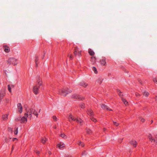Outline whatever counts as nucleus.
Instances as JSON below:
<instances>
[{
	"label": "nucleus",
	"instance_id": "53",
	"mask_svg": "<svg viewBox=\"0 0 157 157\" xmlns=\"http://www.w3.org/2000/svg\"><path fill=\"white\" fill-rule=\"evenodd\" d=\"M83 155V153H82V155Z\"/></svg>",
	"mask_w": 157,
	"mask_h": 157
},
{
	"label": "nucleus",
	"instance_id": "17",
	"mask_svg": "<svg viewBox=\"0 0 157 157\" xmlns=\"http://www.w3.org/2000/svg\"><path fill=\"white\" fill-rule=\"evenodd\" d=\"M14 87V86L13 85H8V89L10 93L12 92L11 89L13 88Z\"/></svg>",
	"mask_w": 157,
	"mask_h": 157
},
{
	"label": "nucleus",
	"instance_id": "22",
	"mask_svg": "<svg viewBox=\"0 0 157 157\" xmlns=\"http://www.w3.org/2000/svg\"><path fill=\"white\" fill-rule=\"evenodd\" d=\"M80 85L84 87H86L88 84L87 83H86V82H82L80 83Z\"/></svg>",
	"mask_w": 157,
	"mask_h": 157
},
{
	"label": "nucleus",
	"instance_id": "38",
	"mask_svg": "<svg viewBox=\"0 0 157 157\" xmlns=\"http://www.w3.org/2000/svg\"><path fill=\"white\" fill-rule=\"evenodd\" d=\"M135 95L137 97L139 98L140 96V95L138 93L136 92L135 93Z\"/></svg>",
	"mask_w": 157,
	"mask_h": 157
},
{
	"label": "nucleus",
	"instance_id": "20",
	"mask_svg": "<svg viewBox=\"0 0 157 157\" xmlns=\"http://www.w3.org/2000/svg\"><path fill=\"white\" fill-rule=\"evenodd\" d=\"M88 53L91 56H93L94 55V52L91 49H89Z\"/></svg>",
	"mask_w": 157,
	"mask_h": 157
},
{
	"label": "nucleus",
	"instance_id": "14",
	"mask_svg": "<svg viewBox=\"0 0 157 157\" xmlns=\"http://www.w3.org/2000/svg\"><path fill=\"white\" fill-rule=\"evenodd\" d=\"M106 59L105 57H102L100 60V63L101 65H105L106 63Z\"/></svg>",
	"mask_w": 157,
	"mask_h": 157
},
{
	"label": "nucleus",
	"instance_id": "1",
	"mask_svg": "<svg viewBox=\"0 0 157 157\" xmlns=\"http://www.w3.org/2000/svg\"><path fill=\"white\" fill-rule=\"evenodd\" d=\"M42 85V82L41 79L38 78L37 80L36 84L33 87V91L35 94H37L38 93L39 89Z\"/></svg>",
	"mask_w": 157,
	"mask_h": 157
},
{
	"label": "nucleus",
	"instance_id": "36",
	"mask_svg": "<svg viewBox=\"0 0 157 157\" xmlns=\"http://www.w3.org/2000/svg\"><path fill=\"white\" fill-rule=\"evenodd\" d=\"M90 119H91V120L95 122L97 121H96V120L95 118H94V117H91L90 118Z\"/></svg>",
	"mask_w": 157,
	"mask_h": 157
},
{
	"label": "nucleus",
	"instance_id": "12",
	"mask_svg": "<svg viewBox=\"0 0 157 157\" xmlns=\"http://www.w3.org/2000/svg\"><path fill=\"white\" fill-rule=\"evenodd\" d=\"M9 114V113H7L2 115V119L3 121H6L7 120Z\"/></svg>",
	"mask_w": 157,
	"mask_h": 157
},
{
	"label": "nucleus",
	"instance_id": "25",
	"mask_svg": "<svg viewBox=\"0 0 157 157\" xmlns=\"http://www.w3.org/2000/svg\"><path fill=\"white\" fill-rule=\"evenodd\" d=\"M64 144L62 143H60L58 144V146L60 149L64 147Z\"/></svg>",
	"mask_w": 157,
	"mask_h": 157
},
{
	"label": "nucleus",
	"instance_id": "45",
	"mask_svg": "<svg viewBox=\"0 0 157 157\" xmlns=\"http://www.w3.org/2000/svg\"><path fill=\"white\" fill-rule=\"evenodd\" d=\"M5 101L7 103H8L9 102V99H8V98H6L5 99Z\"/></svg>",
	"mask_w": 157,
	"mask_h": 157
},
{
	"label": "nucleus",
	"instance_id": "50",
	"mask_svg": "<svg viewBox=\"0 0 157 157\" xmlns=\"http://www.w3.org/2000/svg\"><path fill=\"white\" fill-rule=\"evenodd\" d=\"M13 146L12 147V151H13Z\"/></svg>",
	"mask_w": 157,
	"mask_h": 157
},
{
	"label": "nucleus",
	"instance_id": "51",
	"mask_svg": "<svg viewBox=\"0 0 157 157\" xmlns=\"http://www.w3.org/2000/svg\"><path fill=\"white\" fill-rule=\"evenodd\" d=\"M153 122V120H151V123L152 124Z\"/></svg>",
	"mask_w": 157,
	"mask_h": 157
},
{
	"label": "nucleus",
	"instance_id": "34",
	"mask_svg": "<svg viewBox=\"0 0 157 157\" xmlns=\"http://www.w3.org/2000/svg\"><path fill=\"white\" fill-rule=\"evenodd\" d=\"M80 107L82 108H85V104H84V103H81L80 105Z\"/></svg>",
	"mask_w": 157,
	"mask_h": 157
},
{
	"label": "nucleus",
	"instance_id": "44",
	"mask_svg": "<svg viewBox=\"0 0 157 157\" xmlns=\"http://www.w3.org/2000/svg\"><path fill=\"white\" fill-rule=\"evenodd\" d=\"M35 152L36 153V154L37 155H38L40 153V152H39V151H37V150L35 151Z\"/></svg>",
	"mask_w": 157,
	"mask_h": 157
},
{
	"label": "nucleus",
	"instance_id": "41",
	"mask_svg": "<svg viewBox=\"0 0 157 157\" xmlns=\"http://www.w3.org/2000/svg\"><path fill=\"white\" fill-rule=\"evenodd\" d=\"M18 128H17L16 129V130L14 131V134L15 135L17 134L18 133Z\"/></svg>",
	"mask_w": 157,
	"mask_h": 157
},
{
	"label": "nucleus",
	"instance_id": "42",
	"mask_svg": "<svg viewBox=\"0 0 157 157\" xmlns=\"http://www.w3.org/2000/svg\"><path fill=\"white\" fill-rule=\"evenodd\" d=\"M140 120L142 122H144L145 121V120L144 118H142V117H140Z\"/></svg>",
	"mask_w": 157,
	"mask_h": 157
},
{
	"label": "nucleus",
	"instance_id": "2",
	"mask_svg": "<svg viewBox=\"0 0 157 157\" xmlns=\"http://www.w3.org/2000/svg\"><path fill=\"white\" fill-rule=\"evenodd\" d=\"M71 90L68 88L60 89L59 90V93L61 95L66 96L67 94L71 92Z\"/></svg>",
	"mask_w": 157,
	"mask_h": 157
},
{
	"label": "nucleus",
	"instance_id": "18",
	"mask_svg": "<svg viewBox=\"0 0 157 157\" xmlns=\"http://www.w3.org/2000/svg\"><path fill=\"white\" fill-rule=\"evenodd\" d=\"M87 114L90 116H93L94 115L93 111L91 109H90L87 111Z\"/></svg>",
	"mask_w": 157,
	"mask_h": 157
},
{
	"label": "nucleus",
	"instance_id": "8",
	"mask_svg": "<svg viewBox=\"0 0 157 157\" xmlns=\"http://www.w3.org/2000/svg\"><path fill=\"white\" fill-rule=\"evenodd\" d=\"M33 110H34V109L32 108L30 109L28 111H27V113H26L27 114V115L29 117V118L30 120L31 119L32 117V115L33 114V112L31 111Z\"/></svg>",
	"mask_w": 157,
	"mask_h": 157
},
{
	"label": "nucleus",
	"instance_id": "28",
	"mask_svg": "<svg viewBox=\"0 0 157 157\" xmlns=\"http://www.w3.org/2000/svg\"><path fill=\"white\" fill-rule=\"evenodd\" d=\"M143 94L145 96L147 97L149 95V93L148 92H147L145 91V92H144V93H143Z\"/></svg>",
	"mask_w": 157,
	"mask_h": 157
},
{
	"label": "nucleus",
	"instance_id": "26",
	"mask_svg": "<svg viewBox=\"0 0 157 157\" xmlns=\"http://www.w3.org/2000/svg\"><path fill=\"white\" fill-rule=\"evenodd\" d=\"M102 81L103 79L102 78H99L97 80V81L98 83H99V84H101L102 82Z\"/></svg>",
	"mask_w": 157,
	"mask_h": 157
},
{
	"label": "nucleus",
	"instance_id": "10",
	"mask_svg": "<svg viewBox=\"0 0 157 157\" xmlns=\"http://www.w3.org/2000/svg\"><path fill=\"white\" fill-rule=\"evenodd\" d=\"M2 49L4 51L7 53H9L10 51V48L7 45H3L2 47Z\"/></svg>",
	"mask_w": 157,
	"mask_h": 157
},
{
	"label": "nucleus",
	"instance_id": "3",
	"mask_svg": "<svg viewBox=\"0 0 157 157\" xmlns=\"http://www.w3.org/2000/svg\"><path fill=\"white\" fill-rule=\"evenodd\" d=\"M7 64L16 66L18 64V59L14 57H10L7 60Z\"/></svg>",
	"mask_w": 157,
	"mask_h": 157
},
{
	"label": "nucleus",
	"instance_id": "33",
	"mask_svg": "<svg viewBox=\"0 0 157 157\" xmlns=\"http://www.w3.org/2000/svg\"><path fill=\"white\" fill-rule=\"evenodd\" d=\"M46 141V138H44L41 140V142L44 144Z\"/></svg>",
	"mask_w": 157,
	"mask_h": 157
},
{
	"label": "nucleus",
	"instance_id": "52",
	"mask_svg": "<svg viewBox=\"0 0 157 157\" xmlns=\"http://www.w3.org/2000/svg\"><path fill=\"white\" fill-rule=\"evenodd\" d=\"M67 157H70L69 156H67Z\"/></svg>",
	"mask_w": 157,
	"mask_h": 157
},
{
	"label": "nucleus",
	"instance_id": "39",
	"mask_svg": "<svg viewBox=\"0 0 157 157\" xmlns=\"http://www.w3.org/2000/svg\"><path fill=\"white\" fill-rule=\"evenodd\" d=\"M8 130L9 132H10L11 133H12L13 132V129L12 128L9 127L8 128Z\"/></svg>",
	"mask_w": 157,
	"mask_h": 157
},
{
	"label": "nucleus",
	"instance_id": "49",
	"mask_svg": "<svg viewBox=\"0 0 157 157\" xmlns=\"http://www.w3.org/2000/svg\"><path fill=\"white\" fill-rule=\"evenodd\" d=\"M36 67H37L38 66V63H36Z\"/></svg>",
	"mask_w": 157,
	"mask_h": 157
},
{
	"label": "nucleus",
	"instance_id": "13",
	"mask_svg": "<svg viewBox=\"0 0 157 157\" xmlns=\"http://www.w3.org/2000/svg\"><path fill=\"white\" fill-rule=\"evenodd\" d=\"M68 119L70 122H71L72 121H75L76 120V118L74 117L71 114H70L68 117Z\"/></svg>",
	"mask_w": 157,
	"mask_h": 157
},
{
	"label": "nucleus",
	"instance_id": "11",
	"mask_svg": "<svg viewBox=\"0 0 157 157\" xmlns=\"http://www.w3.org/2000/svg\"><path fill=\"white\" fill-rule=\"evenodd\" d=\"M17 107L19 112L21 113L22 112L23 107L21 103H18L17 104Z\"/></svg>",
	"mask_w": 157,
	"mask_h": 157
},
{
	"label": "nucleus",
	"instance_id": "7",
	"mask_svg": "<svg viewBox=\"0 0 157 157\" xmlns=\"http://www.w3.org/2000/svg\"><path fill=\"white\" fill-rule=\"evenodd\" d=\"M6 94V89L5 87H3L0 90V101H1L5 96Z\"/></svg>",
	"mask_w": 157,
	"mask_h": 157
},
{
	"label": "nucleus",
	"instance_id": "31",
	"mask_svg": "<svg viewBox=\"0 0 157 157\" xmlns=\"http://www.w3.org/2000/svg\"><path fill=\"white\" fill-rule=\"evenodd\" d=\"M91 59L92 62H94L95 61L96 58L95 57L92 56L91 57Z\"/></svg>",
	"mask_w": 157,
	"mask_h": 157
},
{
	"label": "nucleus",
	"instance_id": "9",
	"mask_svg": "<svg viewBox=\"0 0 157 157\" xmlns=\"http://www.w3.org/2000/svg\"><path fill=\"white\" fill-rule=\"evenodd\" d=\"M71 98H73L78 99L79 100H83L84 99V98L82 97L81 96L77 94H74L72 96Z\"/></svg>",
	"mask_w": 157,
	"mask_h": 157
},
{
	"label": "nucleus",
	"instance_id": "19",
	"mask_svg": "<svg viewBox=\"0 0 157 157\" xmlns=\"http://www.w3.org/2000/svg\"><path fill=\"white\" fill-rule=\"evenodd\" d=\"M101 107L104 109H106L110 111H112L111 109H109L106 105L102 104L101 105Z\"/></svg>",
	"mask_w": 157,
	"mask_h": 157
},
{
	"label": "nucleus",
	"instance_id": "21",
	"mask_svg": "<svg viewBox=\"0 0 157 157\" xmlns=\"http://www.w3.org/2000/svg\"><path fill=\"white\" fill-rule=\"evenodd\" d=\"M31 111L33 112V114L36 116V117H38V113L34 109V110H33Z\"/></svg>",
	"mask_w": 157,
	"mask_h": 157
},
{
	"label": "nucleus",
	"instance_id": "29",
	"mask_svg": "<svg viewBox=\"0 0 157 157\" xmlns=\"http://www.w3.org/2000/svg\"><path fill=\"white\" fill-rule=\"evenodd\" d=\"M62 137L64 138H66L67 137V136H66L64 133H62L60 135Z\"/></svg>",
	"mask_w": 157,
	"mask_h": 157
},
{
	"label": "nucleus",
	"instance_id": "35",
	"mask_svg": "<svg viewBox=\"0 0 157 157\" xmlns=\"http://www.w3.org/2000/svg\"><path fill=\"white\" fill-rule=\"evenodd\" d=\"M52 118H53V120L54 121H56L57 120V117H56V116H53L52 117Z\"/></svg>",
	"mask_w": 157,
	"mask_h": 157
},
{
	"label": "nucleus",
	"instance_id": "43",
	"mask_svg": "<svg viewBox=\"0 0 157 157\" xmlns=\"http://www.w3.org/2000/svg\"><path fill=\"white\" fill-rule=\"evenodd\" d=\"M38 60H39L38 58L37 57H36V59H35V63H38Z\"/></svg>",
	"mask_w": 157,
	"mask_h": 157
},
{
	"label": "nucleus",
	"instance_id": "15",
	"mask_svg": "<svg viewBox=\"0 0 157 157\" xmlns=\"http://www.w3.org/2000/svg\"><path fill=\"white\" fill-rule=\"evenodd\" d=\"M130 143L131 144L133 145L134 147H136L137 145V142L136 141L132 140L130 141Z\"/></svg>",
	"mask_w": 157,
	"mask_h": 157
},
{
	"label": "nucleus",
	"instance_id": "37",
	"mask_svg": "<svg viewBox=\"0 0 157 157\" xmlns=\"http://www.w3.org/2000/svg\"><path fill=\"white\" fill-rule=\"evenodd\" d=\"M113 124L116 126H117L119 125V123L115 121H113Z\"/></svg>",
	"mask_w": 157,
	"mask_h": 157
},
{
	"label": "nucleus",
	"instance_id": "23",
	"mask_svg": "<svg viewBox=\"0 0 157 157\" xmlns=\"http://www.w3.org/2000/svg\"><path fill=\"white\" fill-rule=\"evenodd\" d=\"M86 132L87 134H90L92 133V131L89 128H86Z\"/></svg>",
	"mask_w": 157,
	"mask_h": 157
},
{
	"label": "nucleus",
	"instance_id": "5",
	"mask_svg": "<svg viewBox=\"0 0 157 157\" xmlns=\"http://www.w3.org/2000/svg\"><path fill=\"white\" fill-rule=\"evenodd\" d=\"M82 51L77 47H75L74 54L75 56H78L79 57L82 56Z\"/></svg>",
	"mask_w": 157,
	"mask_h": 157
},
{
	"label": "nucleus",
	"instance_id": "48",
	"mask_svg": "<svg viewBox=\"0 0 157 157\" xmlns=\"http://www.w3.org/2000/svg\"><path fill=\"white\" fill-rule=\"evenodd\" d=\"M70 58L71 59H72V55H70Z\"/></svg>",
	"mask_w": 157,
	"mask_h": 157
},
{
	"label": "nucleus",
	"instance_id": "40",
	"mask_svg": "<svg viewBox=\"0 0 157 157\" xmlns=\"http://www.w3.org/2000/svg\"><path fill=\"white\" fill-rule=\"evenodd\" d=\"M153 81L154 82L157 84V78H153Z\"/></svg>",
	"mask_w": 157,
	"mask_h": 157
},
{
	"label": "nucleus",
	"instance_id": "27",
	"mask_svg": "<svg viewBox=\"0 0 157 157\" xmlns=\"http://www.w3.org/2000/svg\"><path fill=\"white\" fill-rule=\"evenodd\" d=\"M122 100L123 101V102H124V104L125 105H128V102L125 99H124L123 98H122Z\"/></svg>",
	"mask_w": 157,
	"mask_h": 157
},
{
	"label": "nucleus",
	"instance_id": "16",
	"mask_svg": "<svg viewBox=\"0 0 157 157\" xmlns=\"http://www.w3.org/2000/svg\"><path fill=\"white\" fill-rule=\"evenodd\" d=\"M75 121H76L77 123L80 124L81 125L83 123V121L80 118H76V120Z\"/></svg>",
	"mask_w": 157,
	"mask_h": 157
},
{
	"label": "nucleus",
	"instance_id": "46",
	"mask_svg": "<svg viewBox=\"0 0 157 157\" xmlns=\"http://www.w3.org/2000/svg\"><path fill=\"white\" fill-rule=\"evenodd\" d=\"M16 140H17V138H13V141H15Z\"/></svg>",
	"mask_w": 157,
	"mask_h": 157
},
{
	"label": "nucleus",
	"instance_id": "24",
	"mask_svg": "<svg viewBox=\"0 0 157 157\" xmlns=\"http://www.w3.org/2000/svg\"><path fill=\"white\" fill-rule=\"evenodd\" d=\"M77 144L79 145H81L82 147H83L84 146V144L80 141H78Z\"/></svg>",
	"mask_w": 157,
	"mask_h": 157
},
{
	"label": "nucleus",
	"instance_id": "30",
	"mask_svg": "<svg viewBox=\"0 0 157 157\" xmlns=\"http://www.w3.org/2000/svg\"><path fill=\"white\" fill-rule=\"evenodd\" d=\"M92 69L95 74H97V73L98 72L97 71L96 68L95 67H93Z\"/></svg>",
	"mask_w": 157,
	"mask_h": 157
},
{
	"label": "nucleus",
	"instance_id": "4",
	"mask_svg": "<svg viewBox=\"0 0 157 157\" xmlns=\"http://www.w3.org/2000/svg\"><path fill=\"white\" fill-rule=\"evenodd\" d=\"M28 117L27 114L25 113L24 116L20 118H17L15 119V120L16 121H20L21 123H26L27 122V118Z\"/></svg>",
	"mask_w": 157,
	"mask_h": 157
},
{
	"label": "nucleus",
	"instance_id": "6",
	"mask_svg": "<svg viewBox=\"0 0 157 157\" xmlns=\"http://www.w3.org/2000/svg\"><path fill=\"white\" fill-rule=\"evenodd\" d=\"M148 137L149 140L151 143L155 144H157V135L155 136V138L153 137L151 134H149Z\"/></svg>",
	"mask_w": 157,
	"mask_h": 157
},
{
	"label": "nucleus",
	"instance_id": "47",
	"mask_svg": "<svg viewBox=\"0 0 157 157\" xmlns=\"http://www.w3.org/2000/svg\"><path fill=\"white\" fill-rule=\"evenodd\" d=\"M106 130H107V129L106 128H104L103 129V131L105 132Z\"/></svg>",
	"mask_w": 157,
	"mask_h": 157
},
{
	"label": "nucleus",
	"instance_id": "32",
	"mask_svg": "<svg viewBox=\"0 0 157 157\" xmlns=\"http://www.w3.org/2000/svg\"><path fill=\"white\" fill-rule=\"evenodd\" d=\"M117 92L118 94L119 95V96L120 97H121V96H122V95L121 94V92L120 90H117Z\"/></svg>",
	"mask_w": 157,
	"mask_h": 157
}]
</instances>
